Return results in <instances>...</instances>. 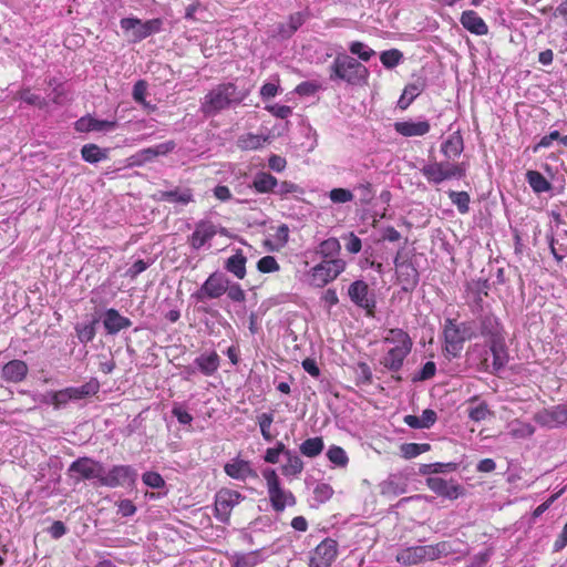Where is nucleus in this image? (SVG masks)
I'll list each match as a JSON object with an SVG mask.
<instances>
[{"instance_id":"nucleus-1","label":"nucleus","mask_w":567,"mask_h":567,"mask_svg":"<svg viewBox=\"0 0 567 567\" xmlns=\"http://www.w3.org/2000/svg\"><path fill=\"white\" fill-rule=\"evenodd\" d=\"M248 96V91L239 89L234 82H223L210 89L204 96L200 111L206 116L240 105Z\"/></svg>"},{"instance_id":"nucleus-2","label":"nucleus","mask_w":567,"mask_h":567,"mask_svg":"<svg viewBox=\"0 0 567 567\" xmlns=\"http://www.w3.org/2000/svg\"><path fill=\"white\" fill-rule=\"evenodd\" d=\"M369 78V69L347 54L337 55L330 65L329 79L331 81H342L351 86H363L368 84Z\"/></svg>"},{"instance_id":"nucleus-3","label":"nucleus","mask_w":567,"mask_h":567,"mask_svg":"<svg viewBox=\"0 0 567 567\" xmlns=\"http://www.w3.org/2000/svg\"><path fill=\"white\" fill-rule=\"evenodd\" d=\"M262 476L266 481L271 508L276 513H282L286 507L297 504L295 494L281 485L280 478L275 470L268 468L264 471Z\"/></svg>"},{"instance_id":"nucleus-4","label":"nucleus","mask_w":567,"mask_h":567,"mask_svg":"<svg viewBox=\"0 0 567 567\" xmlns=\"http://www.w3.org/2000/svg\"><path fill=\"white\" fill-rule=\"evenodd\" d=\"M467 165L465 163L432 162L421 168L422 175L429 183L441 184L449 179L465 177Z\"/></svg>"},{"instance_id":"nucleus-5","label":"nucleus","mask_w":567,"mask_h":567,"mask_svg":"<svg viewBox=\"0 0 567 567\" xmlns=\"http://www.w3.org/2000/svg\"><path fill=\"white\" fill-rule=\"evenodd\" d=\"M444 350L452 357H457L463 350L464 342L471 338V328L466 323L458 324L455 319H446L443 329Z\"/></svg>"},{"instance_id":"nucleus-6","label":"nucleus","mask_w":567,"mask_h":567,"mask_svg":"<svg viewBox=\"0 0 567 567\" xmlns=\"http://www.w3.org/2000/svg\"><path fill=\"white\" fill-rule=\"evenodd\" d=\"M120 25L121 29L130 35L131 41L136 43L152 34L161 32L163 20L161 18H154L143 22L138 18H123L120 21Z\"/></svg>"},{"instance_id":"nucleus-7","label":"nucleus","mask_w":567,"mask_h":567,"mask_svg":"<svg viewBox=\"0 0 567 567\" xmlns=\"http://www.w3.org/2000/svg\"><path fill=\"white\" fill-rule=\"evenodd\" d=\"M347 262L343 259L321 260L309 271L310 284L322 288L338 278L346 270Z\"/></svg>"},{"instance_id":"nucleus-8","label":"nucleus","mask_w":567,"mask_h":567,"mask_svg":"<svg viewBox=\"0 0 567 567\" xmlns=\"http://www.w3.org/2000/svg\"><path fill=\"white\" fill-rule=\"evenodd\" d=\"M245 499V496L239 492L230 488H220L215 494L214 512L215 517L224 523H229L231 512L236 505Z\"/></svg>"},{"instance_id":"nucleus-9","label":"nucleus","mask_w":567,"mask_h":567,"mask_svg":"<svg viewBox=\"0 0 567 567\" xmlns=\"http://www.w3.org/2000/svg\"><path fill=\"white\" fill-rule=\"evenodd\" d=\"M102 473H104L103 465L91 457H79L71 463L68 468V474L74 482L96 478L100 481Z\"/></svg>"},{"instance_id":"nucleus-10","label":"nucleus","mask_w":567,"mask_h":567,"mask_svg":"<svg viewBox=\"0 0 567 567\" xmlns=\"http://www.w3.org/2000/svg\"><path fill=\"white\" fill-rule=\"evenodd\" d=\"M229 279L223 274L215 271L208 276L200 288L193 293L197 301L206 299H218L228 290Z\"/></svg>"},{"instance_id":"nucleus-11","label":"nucleus","mask_w":567,"mask_h":567,"mask_svg":"<svg viewBox=\"0 0 567 567\" xmlns=\"http://www.w3.org/2000/svg\"><path fill=\"white\" fill-rule=\"evenodd\" d=\"M338 557V543L324 538L309 555L308 567H331Z\"/></svg>"},{"instance_id":"nucleus-12","label":"nucleus","mask_w":567,"mask_h":567,"mask_svg":"<svg viewBox=\"0 0 567 567\" xmlns=\"http://www.w3.org/2000/svg\"><path fill=\"white\" fill-rule=\"evenodd\" d=\"M403 249L396 252L394 258V265L396 268V277L398 281L402 287V290L405 292L413 291L420 279V275L415 266L408 260L402 259Z\"/></svg>"},{"instance_id":"nucleus-13","label":"nucleus","mask_w":567,"mask_h":567,"mask_svg":"<svg viewBox=\"0 0 567 567\" xmlns=\"http://www.w3.org/2000/svg\"><path fill=\"white\" fill-rule=\"evenodd\" d=\"M136 472L130 465H114L110 471L100 478V484L106 487H118L134 484Z\"/></svg>"},{"instance_id":"nucleus-14","label":"nucleus","mask_w":567,"mask_h":567,"mask_svg":"<svg viewBox=\"0 0 567 567\" xmlns=\"http://www.w3.org/2000/svg\"><path fill=\"white\" fill-rule=\"evenodd\" d=\"M348 295L355 306L364 309L368 316H373L375 309V300L370 293L369 286L365 281H353L349 286Z\"/></svg>"},{"instance_id":"nucleus-15","label":"nucleus","mask_w":567,"mask_h":567,"mask_svg":"<svg viewBox=\"0 0 567 567\" xmlns=\"http://www.w3.org/2000/svg\"><path fill=\"white\" fill-rule=\"evenodd\" d=\"M534 420L539 425L549 429L567 425V403L543 409L535 414Z\"/></svg>"},{"instance_id":"nucleus-16","label":"nucleus","mask_w":567,"mask_h":567,"mask_svg":"<svg viewBox=\"0 0 567 567\" xmlns=\"http://www.w3.org/2000/svg\"><path fill=\"white\" fill-rule=\"evenodd\" d=\"M426 486L437 496L447 499H456L463 494V487L453 480L447 481L439 476H430L426 478Z\"/></svg>"},{"instance_id":"nucleus-17","label":"nucleus","mask_w":567,"mask_h":567,"mask_svg":"<svg viewBox=\"0 0 567 567\" xmlns=\"http://www.w3.org/2000/svg\"><path fill=\"white\" fill-rule=\"evenodd\" d=\"M226 475L237 481H246L247 478H257L258 474L252 468L250 461L235 457L224 465Z\"/></svg>"},{"instance_id":"nucleus-18","label":"nucleus","mask_w":567,"mask_h":567,"mask_svg":"<svg viewBox=\"0 0 567 567\" xmlns=\"http://www.w3.org/2000/svg\"><path fill=\"white\" fill-rule=\"evenodd\" d=\"M491 353L493 355L492 364L487 363V359L483 361L484 370L486 372L497 374L501 370L505 368L508 362V352L503 342L493 340L489 347Z\"/></svg>"},{"instance_id":"nucleus-19","label":"nucleus","mask_w":567,"mask_h":567,"mask_svg":"<svg viewBox=\"0 0 567 567\" xmlns=\"http://www.w3.org/2000/svg\"><path fill=\"white\" fill-rule=\"evenodd\" d=\"M395 560L399 564L408 567L429 561L426 546L415 545L402 548L398 551Z\"/></svg>"},{"instance_id":"nucleus-20","label":"nucleus","mask_w":567,"mask_h":567,"mask_svg":"<svg viewBox=\"0 0 567 567\" xmlns=\"http://www.w3.org/2000/svg\"><path fill=\"white\" fill-rule=\"evenodd\" d=\"M75 130L81 133L113 131L117 126L116 121L97 120L90 115L80 117L75 124Z\"/></svg>"},{"instance_id":"nucleus-21","label":"nucleus","mask_w":567,"mask_h":567,"mask_svg":"<svg viewBox=\"0 0 567 567\" xmlns=\"http://www.w3.org/2000/svg\"><path fill=\"white\" fill-rule=\"evenodd\" d=\"M460 22L464 29L476 35L488 33V27L485 21L474 10H466L461 14Z\"/></svg>"},{"instance_id":"nucleus-22","label":"nucleus","mask_w":567,"mask_h":567,"mask_svg":"<svg viewBox=\"0 0 567 567\" xmlns=\"http://www.w3.org/2000/svg\"><path fill=\"white\" fill-rule=\"evenodd\" d=\"M28 371L27 363L16 359L3 365L1 377L8 382L19 383L25 379Z\"/></svg>"},{"instance_id":"nucleus-23","label":"nucleus","mask_w":567,"mask_h":567,"mask_svg":"<svg viewBox=\"0 0 567 567\" xmlns=\"http://www.w3.org/2000/svg\"><path fill=\"white\" fill-rule=\"evenodd\" d=\"M410 349L389 348L386 353L381 359L380 363L391 372H399L404 363V360L410 354Z\"/></svg>"},{"instance_id":"nucleus-24","label":"nucleus","mask_w":567,"mask_h":567,"mask_svg":"<svg viewBox=\"0 0 567 567\" xmlns=\"http://www.w3.org/2000/svg\"><path fill=\"white\" fill-rule=\"evenodd\" d=\"M431 125L427 121H403L394 123V130L402 136H423L430 132Z\"/></svg>"},{"instance_id":"nucleus-25","label":"nucleus","mask_w":567,"mask_h":567,"mask_svg":"<svg viewBox=\"0 0 567 567\" xmlns=\"http://www.w3.org/2000/svg\"><path fill=\"white\" fill-rule=\"evenodd\" d=\"M103 324L109 334H115L123 329L131 327L128 318L123 317L116 309H107L104 315Z\"/></svg>"},{"instance_id":"nucleus-26","label":"nucleus","mask_w":567,"mask_h":567,"mask_svg":"<svg viewBox=\"0 0 567 567\" xmlns=\"http://www.w3.org/2000/svg\"><path fill=\"white\" fill-rule=\"evenodd\" d=\"M216 235V228L210 223H199L189 237V244L194 249L202 248Z\"/></svg>"},{"instance_id":"nucleus-27","label":"nucleus","mask_w":567,"mask_h":567,"mask_svg":"<svg viewBox=\"0 0 567 567\" xmlns=\"http://www.w3.org/2000/svg\"><path fill=\"white\" fill-rule=\"evenodd\" d=\"M194 363L204 375L210 377L218 371L220 367V357L216 351L202 353L194 360Z\"/></svg>"},{"instance_id":"nucleus-28","label":"nucleus","mask_w":567,"mask_h":567,"mask_svg":"<svg viewBox=\"0 0 567 567\" xmlns=\"http://www.w3.org/2000/svg\"><path fill=\"white\" fill-rule=\"evenodd\" d=\"M456 542L441 540L435 544L425 545L427 553V560L434 561L450 555L458 553V548L455 547Z\"/></svg>"},{"instance_id":"nucleus-29","label":"nucleus","mask_w":567,"mask_h":567,"mask_svg":"<svg viewBox=\"0 0 567 567\" xmlns=\"http://www.w3.org/2000/svg\"><path fill=\"white\" fill-rule=\"evenodd\" d=\"M424 89L425 81L423 79H417L413 83L406 84L398 101L399 109L406 110Z\"/></svg>"},{"instance_id":"nucleus-30","label":"nucleus","mask_w":567,"mask_h":567,"mask_svg":"<svg viewBox=\"0 0 567 567\" xmlns=\"http://www.w3.org/2000/svg\"><path fill=\"white\" fill-rule=\"evenodd\" d=\"M383 342L390 344L391 348L412 350L413 347V341L409 333L400 328L389 329L383 337Z\"/></svg>"},{"instance_id":"nucleus-31","label":"nucleus","mask_w":567,"mask_h":567,"mask_svg":"<svg viewBox=\"0 0 567 567\" xmlns=\"http://www.w3.org/2000/svg\"><path fill=\"white\" fill-rule=\"evenodd\" d=\"M464 150L463 137L458 132L451 134L441 145V152L447 159L458 157Z\"/></svg>"},{"instance_id":"nucleus-32","label":"nucleus","mask_w":567,"mask_h":567,"mask_svg":"<svg viewBox=\"0 0 567 567\" xmlns=\"http://www.w3.org/2000/svg\"><path fill=\"white\" fill-rule=\"evenodd\" d=\"M246 264L247 257L241 250H237L234 255L228 257L225 261L224 268L233 274L237 279H244L246 277Z\"/></svg>"},{"instance_id":"nucleus-33","label":"nucleus","mask_w":567,"mask_h":567,"mask_svg":"<svg viewBox=\"0 0 567 567\" xmlns=\"http://www.w3.org/2000/svg\"><path fill=\"white\" fill-rule=\"evenodd\" d=\"M489 288L491 286L487 279L471 280L466 285V292L476 306L482 308L483 300L488 296Z\"/></svg>"},{"instance_id":"nucleus-34","label":"nucleus","mask_w":567,"mask_h":567,"mask_svg":"<svg viewBox=\"0 0 567 567\" xmlns=\"http://www.w3.org/2000/svg\"><path fill=\"white\" fill-rule=\"evenodd\" d=\"M286 463L281 465L280 471L281 474L286 477H297L303 471L305 464L303 461L290 450H287L286 454Z\"/></svg>"},{"instance_id":"nucleus-35","label":"nucleus","mask_w":567,"mask_h":567,"mask_svg":"<svg viewBox=\"0 0 567 567\" xmlns=\"http://www.w3.org/2000/svg\"><path fill=\"white\" fill-rule=\"evenodd\" d=\"M341 251V245L334 237L328 238L319 244L316 249V254L319 255L322 260L327 259H340L339 255Z\"/></svg>"},{"instance_id":"nucleus-36","label":"nucleus","mask_w":567,"mask_h":567,"mask_svg":"<svg viewBox=\"0 0 567 567\" xmlns=\"http://www.w3.org/2000/svg\"><path fill=\"white\" fill-rule=\"evenodd\" d=\"M72 401L82 400L95 395L100 390V382L96 379H91L81 386H69Z\"/></svg>"},{"instance_id":"nucleus-37","label":"nucleus","mask_w":567,"mask_h":567,"mask_svg":"<svg viewBox=\"0 0 567 567\" xmlns=\"http://www.w3.org/2000/svg\"><path fill=\"white\" fill-rule=\"evenodd\" d=\"M260 561L258 550L246 554L236 553L231 556V567H256Z\"/></svg>"},{"instance_id":"nucleus-38","label":"nucleus","mask_w":567,"mask_h":567,"mask_svg":"<svg viewBox=\"0 0 567 567\" xmlns=\"http://www.w3.org/2000/svg\"><path fill=\"white\" fill-rule=\"evenodd\" d=\"M252 185L258 193H269L278 186V182L271 174L260 172L255 176Z\"/></svg>"},{"instance_id":"nucleus-39","label":"nucleus","mask_w":567,"mask_h":567,"mask_svg":"<svg viewBox=\"0 0 567 567\" xmlns=\"http://www.w3.org/2000/svg\"><path fill=\"white\" fill-rule=\"evenodd\" d=\"M324 443L322 437L316 436L305 440L300 446V453L307 457H316L323 451Z\"/></svg>"},{"instance_id":"nucleus-40","label":"nucleus","mask_w":567,"mask_h":567,"mask_svg":"<svg viewBox=\"0 0 567 567\" xmlns=\"http://www.w3.org/2000/svg\"><path fill=\"white\" fill-rule=\"evenodd\" d=\"M81 156L85 162L94 164L106 159L107 152L96 144H85L81 148Z\"/></svg>"},{"instance_id":"nucleus-41","label":"nucleus","mask_w":567,"mask_h":567,"mask_svg":"<svg viewBox=\"0 0 567 567\" xmlns=\"http://www.w3.org/2000/svg\"><path fill=\"white\" fill-rule=\"evenodd\" d=\"M274 234H270L271 239L267 243L271 245L272 250H279L285 247L289 238V228L287 225L281 224L277 227L271 228Z\"/></svg>"},{"instance_id":"nucleus-42","label":"nucleus","mask_w":567,"mask_h":567,"mask_svg":"<svg viewBox=\"0 0 567 567\" xmlns=\"http://www.w3.org/2000/svg\"><path fill=\"white\" fill-rule=\"evenodd\" d=\"M526 179L536 193L548 192L551 188V184L537 171H528Z\"/></svg>"},{"instance_id":"nucleus-43","label":"nucleus","mask_w":567,"mask_h":567,"mask_svg":"<svg viewBox=\"0 0 567 567\" xmlns=\"http://www.w3.org/2000/svg\"><path fill=\"white\" fill-rule=\"evenodd\" d=\"M17 99L39 109H44L48 105L47 100L39 94L33 93L30 87L19 90L17 92Z\"/></svg>"},{"instance_id":"nucleus-44","label":"nucleus","mask_w":567,"mask_h":567,"mask_svg":"<svg viewBox=\"0 0 567 567\" xmlns=\"http://www.w3.org/2000/svg\"><path fill=\"white\" fill-rule=\"evenodd\" d=\"M265 141H266V138H264L260 135L247 133V134L241 135L238 138L237 144H238V147L243 151H252V150L260 148L262 146V144L265 143Z\"/></svg>"},{"instance_id":"nucleus-45","label":"nucleus","mask_w":567,"mask_h":567,"mask_svg":"<svg viewBox=\"0 0 567 567\" xmlns=\"http://www.w3.org/2000/svg\"><path fill=\"white\" fill-rule=\"evenodd\" d=\"M96 322H97V320L94 319L90 323L78 324L75 327L76 336H78V339L80 340L81 343H89V342H91L95 338V334H96L95 324H96Z\"/></svg>"},{"instance_id":"nucleus-46","label":"nucleus","mask_w":567,"mask_h":567,"mask_svg":"<svg viewBox=\"0 0 567 567\" xmlns=\"http://www.w3.org/2000/svg\"><path fill=\"white\" fill-rule=\"evenodd\" d=\"M402 59H403V54L398 49H390V50L383 51L380 54V61L383 64V66L386 69L395 68L401 62Z\"/></svg>"},{"instance_id":"nucleus-47","label":"nucleus","mask_w":567,"mask_h":567,"mask_svg":"<svg viewBox=\"0 0 567 567\" xmlns=\"http://www.w3.org/2000/svg\"><path fill=\"white\" fill-rule=\"evenodd\" d=\"M349 51L364 62H368L375 54L373 49L360 41L351 42Z\"/></svg>"},{"instance_id":"nucleus-48","label":"nucleus","mask_w":567,"mask_h":567,"mask_svg":"<svg viewBox=\"0 0 567 567\" xmlns=\"http://www.w3.org/2000/svg\"><path fill=\"white\" fill-rule=\"evenodd\" d=\"M430 450V444L404 443L400 451L404 458H413Z\"/></svg>"},{"instance_id":"nucleus-49","label":"nucleus","mask_w":567,"mask_h":567,"mask_svg":"<svg viewBox=\"0 0 567 567\" xmlns=\"http://www.w3.org/2000/svg\"><path fill=\"white\" fill-rule=\"evenodd\" d=\"M491 414L492 412L488 409V404L484 401L468 408V417L474 422L484 421Z\"/></svg>"},{"instance_id":"nucleus-50","label":"nucleus","mask_w":567,"mask_h":567,"mask_svg":"<svg viewBox=\"0 0 567 567\" xmlns=\"http://www.w3.org/2000/svg\"><path fill=\"white\" fill-rule=\"evenodd\" d=\"M384 492L394 495L404 494L406 492V483L396 475H391L384 483Z\"/></svg>"},{"instance_id":"nucleus-51","label":"nucleus","mask_w":567,"mask_h":567,"mask_svg":"<svg viewBox=\"0 0 567 567\" xmlns=\"http://www.w3.org/2000/svg\"><path fill=\"white\" fill-rule=\"evenodd\" d=\"M192 198H193V195L189 189H184V190L175 189V190H171V192H164L162 194V199H165V200L172 202V203L187 204L192 200Z\"/></svg>"},{"instance_id":"nucleus-52","label":"nucleus","mask_w":567,"mask_h":567,"mask_svg":"<svg viewBox=\"0 0 567 567\" xmlns=\"http://www.w3.org/2000/svg\"><path fill=\"white\" fill-rule=\"evenodd\" d=\"M272 422H274V416L271 413H262L258 416V424L260 427L261 435L267 442H270L274 440V435L270 432Z\"/></svg>"},{"instance_id":"nucleus-53","label":"nucleus","mask_w":567,"mask_h":567,"mask_svg":"<svg viewBox=\"0 0 567 567\" xmlns=\"http://www.w3.org/2000/svg\"><path fill=\"white\" fill-rule=\"evenodd\" d=\"M327 457L329 461L338 466H346L349 462V458L344 452V450L340 446H331L327 452Z\"/></svg>"},{"instance_id":"nucleus-54","label":"nucleus","mask_w":567,"mask_h":567,"mask_svg":"<svg viewBox=\"0 0 567 567\" xmlns=\"http://www.w3.org/2000/svg\"><path fill=\"white\" fill-rule=\"evenodd\" d=\"M287 450L288 449H286V445L281 441H278L275 447H269L266 450L264 460L266 463L277 464L279 462L280 454L285 455Z\"/></svg>"},{"instance_id":"nucleus-55","label":"nucleus","mask_w":567,"mask_h":567,"mask_svg":"<svg viewBox=\"0 0 567 567\" xmlns=\"http://www.w3.org/2000/svg\"><path fill=\"white\" fill-rule=\"evenodd\" d=\"M156 158L154 151L152 147H146L143 150H140L134 155L131 156L132 165L135 166H142L147 162H152Z\"/></svg>"},{"instance_id":"nucleus-56","label":"nucleus","mask_w":567,"mask_h":567,"mask_svg":"<svg viewBox=\"0 0 567 567\" xmlns=\"http://www.w3.org/2000/svg\"><path fill=\"white\" fill-rule=\"evenodd\" d=\"M257 269L262 274L279 270V264L274 256H264L257 262Z\"/></svg>"},{"instance_id":"nucleus-57","label":"nucleus","mask_w":567,"mask_h":567,"mask_svg":"<svg viewBox=\"0 0 567 567\" xmlns=\"http://www.w3.org/2000/svg\"><path fill=\"white\" fill-rule=\"evenodd\" d=\"M450 198L461 213H465L468 209L470 196L466 192H451Z\"/></svg>"},{"instance_id":"nucleus-58","label":"nucleus","mask_w":567,"mask_h":567,"mask_svg":"<svg viewBox=\"0 0 567 567\" xmlns=\"http://www.w3.org/2000/svg\"><path fill=\"white\" fill-rule=\"evenodd\" d=\"M142 480L145 485L152 488H162L165 485L164 478L157 472H145Z\"/></svg>"},{"instance_id":"nucleus-59","label":"nucleus","mask_w":567,"mask_h":567,"mask_svg":"<svg viewBox=\"0 0 567 567\" xmlns=\"http://www.w3.org/2000/svg\"><path fill=\"white\" fill-rule=\"evenodd\" d=\"M329 197H330L331 202L341 204V203L351 202L354 196H353L352 192L349 189L333 188L330 190Z\"/></svg>"},{"instance_id":"nucleus-60","label":"nucleus","mask_w":567,"mask_h":567,"mask_svg":"<svg viewBox=\"0 0 567 567\" xmlns=\"http://www.w3.org/2000/svg\"><path fill=\"white\" fill-rule=\"evenodd\" d=\"M435 372L436 364L433 361H427L424 363L420 372L413 377V381L417 382L430 380L435 375Z\"/></svg>"},{"instance_id":"nucleus-61","label":"nucleus","mask_w":567,"mask_h":567,"mask_svg":"<svg viewBox=\"0 0 567 567\" xmlns=\"http://www.w3.org/2000/svg\"><path fill=\"white\" fill-rule=\"evenodd\" d=\"M69 401H72L69 388L55 391L51 396V403L55 409L65 405Z\"/></svg>"},{"instance_id":"nucleus-62","label":"nucleus","mask_w":567,"mask_h":567,"mask_svg":"<svg viewBox=\"0 0 567 567\" xmlns=\"http://www.w3.org/2000/svg\"><path fill=\"white\" fill-rule=\"evenodd\" d=\"M146 91L147 85L143 80L137 81L133 86V99L143 106H148V103L145 100Z\"/></svg>"},{"instance_id":"nucleus-63","label":"nucleus","mask_w":567,"mask_h":567,"mask_svg":"<svg viewBox=\"0 0 567 567\" xmlns=\"http://www.w3.org/2000/svg\"><path fill=\"white\" fill-rule=\"evenodd\" d=\"M227 297L235 302H244L246 300V293L239 284H228V290H226Z\"/></svg>"},{"instance_id":"nucleus-64","label":"nucleus","mask_w":567,"mask_h":567,"mask_svg":"<svg viewBox=\"0 0 567 567\" xmlns=\"http://www.w3.org/2000/svg\"><path fill=\"white\" fill-rule=\"evenodd\" d=\"M553 18L558 19L560 27L567 28V0H563L553 11Z\"/></svg>"}]
</instances>
